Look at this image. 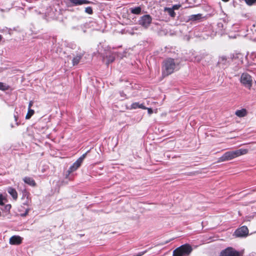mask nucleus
<instances>
[{
	"label": "nucleus",
	"instance_id": "f257e3e1",
	"mask_svg": "<svg viewBox=\"0 0 256 256\" xmlns=\"http://www.w3.org/2000/svg\"><path fill=\"white\" fill-rule=\"evenodd\" d=\"M179 62L178 60L168 58L164 60L162 64V76H168L178 69Z\"/></svg>",
	"mask_w": 256,
	"mask_h": 256
},
{
	"label": "nucleus",
	"instance_id": "f03ea898",
	"mask_svg": "<svg viewBox=\"0 0 256 256\" xmlns=\"http://www.w3.org/2000/svg\"><path fill=\"white\" fill-rule=\"evenodd\" d=\"M248 152L247 149L240 148L234 151L226 152L218 160V162H224L232 160L242 155L246 154Z\"/></svg>",
	"mask_w": 256,
	"mask_h": 256
},
{
	"label": "nucleus",
	"instance_id": "7ed1b4c3",
	"mask_svg": "<svg viewBox=\"0 0 256 256\" xmlns=\"http://www.w3.org/2000/svg\"><path fill=\"white\" fill-rule=\"evenodd\" d=\"M192 246L186 244L178 247L173 251V256H188L192 251Z\"/></svg>",
	"mask_w": 256,
	"mask_h": 256
},
{
	"label": "nucleus",
	"instance_id": "20e7f679",
	"mask_svg": "<svg viewBox=\"0 0 256 256\" xmlns=\"http://www.w3.org/2000/svg\"><path fill=\"white\" fill-rule=\"evenodd\" d=\"M88 152L84 154L80 158H79L76 162H75L70 167L67 171L68 176L72 172L76 171L78 168H79L82 164V163L84 159L86 158L87 153Z\"/></svg>",
	"mask_w": 256,
	"mask_h": 256
},
{
	"label": "nucleus",
	"instance_id": "39448f33",
	"mask_svg": "<svg viewBox=\"0 0 256 256\" xmlns=\"http://www.w3.org/2000/svg\"><path fill=\"white\" fill-rule=\"evenodd\" d=\"M240 82L245 87L250 89L252 86V78L248 74H242L240 77Z\"/></svg>",
	"mask_w": 256,
	"mask_h": 256
},
{
	"label": "nucleus",
	"instance_id": "423d86ee",
	"mask_svg": "<svg viewBox=\"0 0 256 256\" xmlns=\"http://www.w3.org/2000/svg\"><path fill=\"white\" fill-rule=\"evenodd\" d=\"M152 18L150 14H146L142 16L139 21V24L144 28H147L152 23Z\"/></svg>",
	"mask_w": 256,
	"mask_h": 256
},
{
	"label": "nucleus",
	"instance_id": "0eeeda50",
	"mask_svg": "<svg viewBox=\"0 0 256 256\" xmlns=\"http://www.w3.org/2000/svg\"><path fill=\"white\" fill-rule=\"evenodd\" d=\"M220 256H240L238 252L234 250L232 248H228L222 250L220 253Z\"/></svg>",
	"mask_w": 256,
	"mask_h": 256
},
{
	"label": "nucleus",
	"instance_id": "6e6552de",
	"mask_svg": "<svg viewBox=\"0 0 256 256\" xmlns=\"http://www.w3.org/2000/svg\"><path fill=\"white\" fill-rule=\"evenodd\" d=\"M248 234V230L246 226H242L238 228L234 232L236 237H244L246 236Z\"/></svg>",
	"mask_w": 256,
	"mask_h": 256
},
{
	"label": "nucleus",
	"instance_id": "1a4fd4ad",
	"mask_svg": "<svg viewBox=\"0 0 256 256\" xmlns=\"http://www.w3.org/2000/svg\"><path fill=\"white\" fill-rule=\"evenodd\" d=\"M22 238L19 236H13L9 240L10 244L12 245H20L22 243Z\"/></svg>",
	"mask_w": 256,
	"mask_h": 256
},
{
	"label": "nucleus",
	"instance_id": "9d476101",
	"mask_svg": "<svg viewBox=\"0 0 256 256\" xmlns=\"http://www.w3.org/2000/svg\"><path fill=\"white\" fill-rule=\"evenodd\" d=\"M7 192L12 196V198L16 200L18 198V194L16 190L12 187H8Z\"/></svg>",
	"mask_w": 256,
	"mask_h": 256
},
{
	"label": "nucleus",
	"instance_id": "9b49d317",
	"mask_svg": "<svg viewBox=\"0 0 256 256\" xmlns=\"http://www.w3.org/2000/svg\"><path fill=\"white\" fill-rule=\"evenodd\" d=\"M23 180L26 184L30 186L35 187L36 186L35 180L32 178L26 176L23 178Z\"/></svg>",
	"mask_w": 256,
	"mask_h": 256
},
{
	"label": "nucleus",
	"instance_id": "f8f14e48",
	"mask_svg": "<svg viewBox=\"0 0 256 256\" xmlns=\"http://www.w3.org/2000/svg\"><path fill=\"white\" fill-rule=\"evenodd\" d=\"M83 56V54H79L75 56L72 60V66H75L78 65L79 64L80 60H82V58Z\"/></svg>",
	"mask_w": 256,
	"mask_h": 256
},
{
	"label": "nucleus",
	"instance_id": "ddd939ff",
	"mask_svg": "<svg viewBox=\"0 0 256 256\" xmlns=\"http://www.w3.org/2000/svg\"><path fill=\"white\" fill-rule=\"evenodd\" d=\"M248 114V112L246 109L242 108L241 110H237L235 112V114L239 117L242 118L246 116Z\"/></svg>",
	"mask_w": 256,
	"mask_h": 256
},
{
	"label": "nucleus",
	"instance_id": "4468645a",
	"mask_svg": "<svg viewBox=\"0 0 256 256\" xmlns=\"http://www.w3.org/2000/svg\"><path fill=\"white\" fill-rule=\"evenodd\" d=\"M70 1L74 4L75 5H81L82 4H89L93 3L92 2L88 0H70Z\"/></svg>",
	"mask_w": 256,
	"mask_h": 256
},
{
	"label": "nucleus",
	"instance_id": "2eb2a0df",
	"mask_svg": "<svg viewBox=\"0 0 256 256\" xmlns=\"http://www.w3.org/2000/svg\"><path fill=\"white\" fill-rule=\"evenodd\" d=\"M202 18V14H192L189 16V20L197 21L200 20Z\"/></svg>",
	"mask_w": 256,
	"mask_h": 256
},
{
	"label": "nucleus",
	"instance_id": "dca6fc26",
	"mask_svg": "<svg viewBox=\"0 0 256 256\" xmlns=\"http://www.w3.org/2000/svg\"><path fill=\"white\" fill-rule=\"evenodd\" d=\"M130 10L132 14H140L142 12V8L140 6L132 8Z\"/></svg>",
	"mask_w": 256,
	"mask_h": 256
},
{
	"label": "nucleus",
	"instance_id": "f3484780",
	"mask_svg": "<svg viewBox=\"0 0 256 256\" xmlns=\"http://www.w3.org/2000/svg\"><path fill=\"white\" fill-rule=\"evenodd\" d=\"M218 64L220 66H226L228 64L227 58L224 56H222L219 58Z\"/></svg>",
	"mask_w": 256,
	"mask_h": 256
},
{
	"label": "nucleus",
	"instance_id": "a211bd4d",
	"mask_svg": "<svg viewBox=\"0 0 256 256\" xmlns=\"http://www.w3.org/2000/svg\"><path fill=\"white\" fill-rule=\"evenodd\" d=\"M106 58L107 59L106 61V65H108L110 63L114 62L115 60L114 56L112 55L106 56Z\"/></svg>",
	"mask_w": 256,
	"mask_h": 256
},
{
	"label": "nucleus",
	"instance_id": "6ab92c4d",
	"mask_svg": "<svg viewBox=\"0 0 256 256\" xmlns=\"http://www.w3.org/2000/svg\"><path fill=\"white\" fill-rule=\"evenodd\" d=\"M10 86L8 85H6L3 82H0V90L4 91L8 90Z\"/></svg>",
	"mask_w": 256,
	"mask_h": 256
},
{
	"label": "nucleus",
	"instance_id": "aec40b11",
	"mask_svg": "<svg viewBox=\"0 0 256 256\" xmlns=\"http://www.w3.org/2000/svg\"><path fill=\"white\" fill-rule=\"evenodd\" d=\"M34 111L32 109H28V112L26 116V119H30L32 116L34 114Z\"/></svg>",
	"mask_w": 256,
	"mask_h": 256
},
{
	"label": "nucleus",
	"instance_id": "412c9836",
	"mask_svg": "<svg viewBox=\"0 0 256 256\" xmlns=\"http://www.w3.org/2000/svg\"><path fill=\"white\" fill-rule=\"evenodd\" d=\"M168 12L170 16L172 17H174L176 16V13L174 12L173 8H167Z\"/></svg>",
	"mask_w": 256,
	"mask_h": 256
},
{
	"label": "nucleus",
	"instance_id": "4be33fe9",
	"mask_svg": "<svg viewBox=\"0 0 256 256\" xmlns=\"http://www.w3.org/2000/svg\"><path fill=\"white\" fill-rule=\"evenodd\" d=\"M85 12L88 14H93V10L92 7L88 6L86 8Z\"/></svg>",
	"mask_w": 256,
	"mask_h": 256
},
{
	"label": "nucleus",
	"instance_id": "5701e85b",
	"mask_svg": "<svg viewBox=\"0 0 256 256\" xmlns=\"http://www.w3.org/2000/svg\"><path fill=\"white\" fill-rule=\"evenodd\" d=\"M140 104L138 102H134L131 105L130 109H136L139 108Z\"/></svg>",
	"mask_w": 256,
	"mask_h": 256
},
{
	"label": "nucleus",
	"instance_id": "b1692460",
	"mask_svg": "<svg viewBox=\"0 0 256 256\" xmlns=\"http://www.w3.org/2000/svg\"><path fill=\"white\" fill-rule=\"evenodd\" d=\"M6 200V198L3 196V195L2 194H0V206L4 205V202H3V201Z\"/></svg>",
	"mask_w": 256,
	"mask_h": 256
},
{
	"label": "nucleus",
	"instance_id": "393cba45",
	"mask_svg": "<svg viewBox=\"0 0 256 256\" xmlns=\"http://www.w3.org/2000/svg\"><path fill=\"white\" fill-rule=\"evenodd\" d=\"M246 2L249 6H251L256 2V0H245Z\"/></svg>",
	"mask_w": 256,
	"mask_h": 256
},
{
	"label": "nucleus",
	"instance_id": "a878e982",
	"mask_svg": "<svg viewBox=\"0 0 256 256\" xmlns=\"http://www.w3.org/2000/svg\"><path fill=\"white\" fill-rule=\"evenodd\" d=\"M12 208V206L10 204H6V206H5V210H6V211H10V208Z\"/></svg>",
	"mask_w": 256,
	"mask_h": 256
},
{
	"label": "nucleus",
	"instance_id": "bb28decb",
	"mask_svg": "<svg viewBox=\"0 0 256 256\" xmlns=\"http://www.w3.org/2000/svg\"><path fill=\"white\" fill-rule=\"evenodd\" d=\"M146 110H148V112L149 114H151L153 113V110L152 108H146Z\"/></svg>",
	"mask_w": 256,
	"mask_h": 256
},
{
	"label": "nucleus",
	"instance_id": "cd10ccee",
	"mask_svg": "<svg viewBox=\"0 0 256 256\" xmlns=\"http://www.w3.org/2000/svg\"><path fill=\"white\" fill-rule=\"evenodd\" d=\"M33 104H34V102L32 100H30L29 102V104H28V109H31V108H32V106L33 105Z\"/></svg>",
	"mask_w": 256,
	"mask_h": 256
},
{
	"label": "nucleus",
	"instance_id": "c85d7f7f",
	"mask_svg": "<svg viewBox=\"0 0 256 256\" xmlns=\"http://www.w3.org/2000/svg\"><path fill=\"white\" fill-rule=\"evenodd\" d=\"M139 108L143 110H146V107L143 104H140Z\"/></svg>",
	"mask_w": 256,
	"mask_h": 256
},
{
	"label": "nucleus",
	"instance_id": "c756f323",
	"mask_svg": "<svg viewBox=\"0 0 256 256\" xmlns=\"http://www.w3.org/2000/svg\"><path fill=\"white\" fill-rule=\"evenodd\" d=\"M180 7V5H174L173 6V8H172L174 9V10H178V9Z\"/></svg>",
	"mask_w": 256,
	"mask_h": 256
},
{
	"label": "nucleus",
	"instance_id": "7c9ffc66",
	"mask_svg": "<svg viewBox=\"0 0 256 256\" xmlns=\"http://www.w3.org/2000/svg\"><path fill=\"white\" fill-rule=\"evenodd\" d=\"M14 118H15L16 121H17L18 116L14 115Z\"/></svg>",
	"mask_w": 256,
	"mask_h": 256
},
{
	"label": "nucleus",
	"instance_id": "2f4dec72",
	"mask_svg": "<svg viewBox=\"0 0 256 256\" xmlns=\"http://www.w3.org/2000/svg\"><path fill=\"white\" fill-rule=\"evenodd\" d=\"M2 36L1 34H0V42L2 40Z\"/></svg>",
	"mask_w": 256,
	"mask_h": 256
},
{
	"label": "nucleus",
	"instance_id": "473e14b6",
	"mask_svg": "<svg viewBox=\"0 0 256 256\" xmlns=\"http://www.w3.org/2000/svg\"><path fill=\"white\" fill-rule=\"evenodd\" d=\"M222 0L224 2H227L229 1L230 0Z\"/></svg>",
	"mask_w": 256,
	"mask_h": 256
},
{
	"label": "nucleus",
	"instance_id": "72a5a7b5",
	"mask_svg": "<svg viewBox=\"0 0 256 256\" xmlns=\"http://www.w3.org/2000/svg\"><path fill=\"white\" fill-rule=\"evenodd\" d=\"M104 60H105V58H103V61H104Z\"/></svg>",
	"mask_w": 256,
	"mask_h": 256
}]
</instances>
